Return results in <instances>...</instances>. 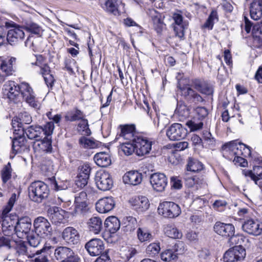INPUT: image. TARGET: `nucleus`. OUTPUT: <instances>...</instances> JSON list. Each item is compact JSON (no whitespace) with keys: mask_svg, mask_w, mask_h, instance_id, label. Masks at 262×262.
<instances>
[{"mask_svg":"<svg viewBox=\"0 0 262 262\" xmlns=\"http://www.w3.org/2000/svg\"><path fill=\"white\" fill-rule=\"evenodd\" d=\"M4 89L8 98L15 103L20 101L21 96L29 105L38 109L40 104L35 97L32 88L28 83L18 84L13 81H9L4 85Z\"/></svg>","mask_w":262,"mask_h":262,"instance_id":"1","label":"nucleus"},{"mask_svg":"<svg viewBox=\"0 0 262 262\" xmlns=\"http://www.w3.org/2000/svg\"><path fill=\"white\" fill-rule=\"evenodd\" d=\"M223 156L232 160L233 156L251 155V148L246 144L238 142L237 141H232L224 144L222 146Z\"/></svg>","mask_w":262,"mask_h":262,"instance_id":"2","label":"nucleus"},{"mask_svg":"<svg viewBox=\"0 0 262 262\" xmlns=\"http://www.w3.org/2000/svg\"><path fill=\"white\" fill-rule=\"evenodd\" d=\"M29 197L37 203H41L47 199L50 193L48 185L41 181L32 182L28 187Z\"/></svg>","mask_w":262,"mask_h":262,"instance_id":"3","label":"nucleus"},{"mask_svg":"<svg viewBox=\"0 0 262 262\" xmlns=\"http://www.w3.org/2000/svg\"><path fill=\"white\" fill-rule=\"evenodd\" d=\"M189 80L187 79H181L178 83V88L180 90L181 95L185 99L191 103H198L204 101L200 95L192 88L188 86Z\"/></svg>","mask_w":262,"mask_h":262,"instance_id":"4","label":"nucleus"},{"mask_svg":"<svg viewBox=\"0 0 262 262\" xmlns=\"http://www.w3.org/2000/svg\"><path fill=\"white\" fill-rule=\"evenodd\" d=\"M244 29L247 33H250L253 26V46L256 48H262V22L253 25L246 16L244 17Z\"/></svg>","mask_w":262,"mask_h":262,"instance_id":"5","label":"nucleus"},{"mask_svg":"<svg viewBox=\"0 0 262 262\" xmlns=\"http://www.w3.org/2000/svg\"><path fill=\"white\" fill-rule=\"evenodd\" d=\"M159 214L164 217L174 218L177 217L181 213V209L179 206L172 202L165 201L160 203L158 208Z\"/></svg>","mask_w":262,"mask_h":262,"instance_id":"6","label":"nucleus"},{"mask_svg":"<svg viewBox=\"0 0 262 262\" xmlns=\"http://www.w3.org/2000/svg\"><path fill=\"white\" fill-rule=\"evenodd\" d=\"M0 223L5 236H12L15 234L16 220L15 216H9L8 214L2 213L0 215Z\"/></svg>","mask_w":262,"mask_h":262,"instance_id":"7","label":"nucleus"},{"mask_svg":"<svg viewBox=\"0 0 262 262\" xmlns=\"http://www.w3.org/2000/svg\"><path fill=\"white\" fill-rule=\"evenodd\" d=\"M34 226L36 234L44 238L51 237L52 229L48 221L43 217L39 216L34 222Z\"/></svg>","mask_w":262,"mask_h":262,"instance_id":"8","label":"nucleus"},{"mask_svg":"<svg viewBox=\"0 0 262 262\" xmlns=\"http://www.w3.org/2000/svg\"><path fill=\"white\" fill-rule=\"evenodd\" d=\"M95 180L98 188L102 191L110 190L113 185V181L111 174L105 170L98 171L96 173Z\"/></svg>","mask_w":262,"mask_h":262,"instance_id":"9","label":"nucleus"},{"mask_svg":"<svg viewBox=\"0 0 262 262\" xmlns=\"http://www.w3.org/2000/svg\"><path fill=\"white\" fill-rule=\"evenodd\" d=\"M242 228L248 234L257 236L262 234V222L256 219H246L242 224Z\"/></svg>","mask_w":262,"mask_h":262,"instance_id":"10","label":"nucleus"},{"mask_svg":"<svg viewBox=\"0 0 262 262\" xmlns=\"http://www.w3.org/2000/svg\"><path fill=\"white\" fill-rule=\"evenodd\" d=\"M213 230L217 234L225 238H228L232 242L234 237L235 227L232 224L216 222L213 226Z\"/></svg>","mask_w":262,"mask_h":262,"instance_id":"11","label":"nucleus"},{"mask_svg":"<svg viewBox=\"0 0 262 262\" xmlns=\"http://www.w3.org/2000/svg\"><path fill=\"white\" fill-rule=\"evenodd\" d=\"M15 234L19 238H24L30 233L32 227L31 220L28 216L17 219L16 217Z\"/></svg>","mask_w":262,"mask_h":262,"instance_id":"12","label":"nucleus"},{"mask_svg":"<svg viewBox=\"0 0 262 262\" xmlns=\"http://www.w3.org/2000/svg\"><path fill=\"white\" fill-rule=\"evenodd\" d=\"M246 255L245 249L242 246H236L227 251L223 259L225 262H237L243 260Z\"/></svg>","mask_w":262,"mask_h":262,"instance_id":"13","label":"nucleus"},{"mask_svg":"<svg viewBox=\"0 0 262 262\" xmlns=\"http://www.w3.org/2000/svg\"><path fill=\"white\" fill-rule=\"evenodd\" d=\"M136 148V154L143 156L149 153L152 142L147 138L139 135L133 141Z\"/></svg>","mask_w":262,"mask_h":262,"instance_id":"14","label":"nucleus"},{"mask_svg":"<svg viewBox=\"0 0 262 262\" xmlns=\"http://www.w3.org/2000/svg\"><path fill=\"white\" fill-rule=\"evenodd\" d=\"M187 134V129L180 123L172 124L166 131L167 136L172 141L183 139Z\"/></svg>","mask_w":262,"mask_h":262,"instance_id":"15","label":"nucleus"},{"mask_svg":"<svg viewBox=\"0 0 262 262\" xmlns=\"http://www.w3.org/2000/svg\"><path fill=\"white\" fill-rule=\"evenodd\" d=\"M12 169L11 164L8 162L3 167L1 172L2 186L4 188H7L9 189H11L16 186V183L12 180Z\"/></svg>","mask_w":262,"mask_h":262,"instance_id":"16","label":"nucleus"},{"mask_svg":"<svg viewBox=\"0 0 262 262\" xmlns=\"http://www.w3.org/2000/svg\"><path fill=\"white\" fill-rule=\"evenodd\" d=\"M120 132L116 137V140L121 138L126 140L133 142L137 136L136 132V127L134 124L121 125L119 126Z\"/></svg>","mask_w":262,"mask_h":262,"instance_id":"17","label":"nucleus"},{"mask_svg":"<svg viewBox=\"0 0 262 262\" xmlns=\"http://www.w3.org/2000/svg\"><path fill=\"white\" fill-rule=\"evenodd\" d=\"M85 248L91 256H97L104 250L103 242L99 238H93L85 245Z\"/></svg>","mask_w":262,"mask_h":262,"instance_id":"18","label":"nucleus"},{"mask_svg":"<svg viewBox=\"0 0 262 262\" xmlns=\"http://www.w3.org/2000/svg\"><path fill=\"white\" fill-rule=\"evenodd\" d=\"M24 37L25 33L23 27L14 24L12 28L8 31L6 39L10 45H13L22 40Z\"/></svg>","mask_w":262,"mask_h":262,"instance_id":"19","label":"nucleus"},{"mask_svg":"<svg viewBox=\"0 0 262 262\" xmlns=\"http://www.w3.org/2000/svg\"><path fill=\"white\" fill-rule=\"evenodd\" d=\"M150 183L154 190L157 191H163L167 184L166 176L162 173H154L150 176Z\"/></svg>","mask_w":262,"mask_h":262,"instance_id":"20","label":"nucleus"},{"mask_svg":"<svg viewBox=\"0 0 262 262\" xmlns=\"http://www.w3.org/2000/svg\"><path fill=\"white\" fill-rule=\"evenodd\" d=\"M62 237L69 245H76L80 242V235L78 231L72 227H68L63 230Z\"/></svg>","mask_w":262,"mask_h":262,"instance_id":"21","label":"nucleus"},{"mask_svg":"<svg viewBox=\"0 0 262 262\" xmlns=\"http://www.w3.org/2000/svg\"><path fill=\"white\" fill-rule=\"evenodd\" d=\"M100 4L104 11L115 15L119 14V6L124 5L121 0H100Z\"/></svg>","mask_w":262,"mask_h":262,"instance_id":"22","label":"nucleus"},{"mask_svg":"<svg viewBox=\"0 0 262 262\" xmlns=\"http://www.w3.org/2000/svg\"><path fill=\"white\" fill-rule=\"evenodd\" d=\"M115 206V203L113 197H105L97 201L96 209L99 213H105L113 210Z\"/></svg>","mask_w":262,"mask_h":262,"instance_id":"23","label":"nucleus"},{"mask_svg":"<svg viewBox=\"0 0 262 262\" xmlns=\"http://www.w3.org/2000/svg\"><path fill=\"white\" fill-rule=\"evenodd\" d=\"M16 58L11 57L10 59L2 61L0 64V78L4 81V77L12 75L14 72L13 65L15 63Z\"/></svg>","mask_w":262,"mask_h":262,"instance_id":"24","label":"nucleus"},{"mask_svg":"<svg viewBox=\"0 0 262 262\" xmlns=\"http://www.w3.org/2000/svg\"><path fill=\"white\" fill-rule=\"evenodd\" d=\"M48 216L53 224L57 225L63 222L64 211L57 207H50L47 211Z\"/></svg>","mask_w":262,"mask_h":262,"instance_id":"25","label":"nucleus"},{"mask_svg":"<svg viewBox=\"0 0 262 262\" xmlns=\"http://www.w3.org/2000/svg\"><path fill=\"white\" fill-rule=\"evenodd\" d=\"M142 179V173L136 170L127 172L123 177V181L125 184L134 186L140 184Z\"/></svg>","mask_w":262,"mask_h":262,"instance_id":"26","label":"nucleus"},{"mask_svg":"<svg viewBox=\"0 0 262 262\" xmlns=\"http://www.w3.org/2000/svg\"><path fill=\"white\" fill-rule=\"evenodd\" d=\"M27 140L24 136L15 137L12 141V150L15 154L22 153L28 149Z\"/></svg>","mask_w":262,"mask_h":262,"instance_id":"27","label":"nucleus"},{"mask_svg":"<svg viewBox=\"0 0 262 262\" xmlns=\"http://www.w3.org/2000/svg\"><path fill=\"white\" fill-rule=\"evenodd\" d=\"M25 134L29 139L35 140L36 142L39 141L43 137V130L40 126H30L25 128Z\"/></svg>","mask_w":262,"mask_h":262,"instance_id":"28","label":"nucleus"},{"mask_svg":"<svg viewBox=\"0 0 262 262\" xmlns=\"http://www.w3.org/2000/svg\"><path fill=\"white\" fill-rule=\"evenodd\" d=\"M245 176L250 177L256 185H262V167L254 166L253 170H244Z\"/></svg>","mask_w":262,"mask_h":262,"instance_id":"29","label":"nucleus"},{"mask_svg":"<svg viewBox=\"0 0 262 262\" xmlns=\"http://www.w3.org/2000/svg\"><path fill=\"white\" fill-rule=\"evenodd\" d=\"M252 19L257 20L262 17V0H253L250 7Z\"/></svg>","mask_w":262,"mask_h":262,"instance_id":"30","label":"nucleus"},{"mask_svg":"<svg viewBox=\"0 0 262 262\" xmlns=\"http://www.w3.org/2000/svg\"><path fill=\"white\" fill-rule=\"evenodd\" d=\"M149 205L148 199L144 196L136 197L132 201V205L134 209L139 212H142L147 210Z\"/></svg>","mask_w":262,"mask_h":262,"instance_id":"31","label":"nucleus"},{"mask_svg":"<svg viewBox=\"0 0 262 262\" xmlns=\"http://www.w3.org/2000/svg\"><path fill=\"white\" fill-rule=\"evenodd\" d=\"M106 230L111 233L116 232L120 227V222L117 217L114 216L108 217L104 222Z\"/></svg>","mask_w":262,"mask_h":262,"instance_id":"32","label":"nucleus"},{"mask_svg":"<svg viewBox=\"0 0 262 262\" xmlns=\"http://www.w3.org/2000/svg\"><path fill=\"white\" fill-rule=\"evenodd\" d=\"M84 117H85L84 112L77 107L67 112L64 116L65 120L69 122L80 121Z\"/></svg>","mask_w":262,"mask_h":262,"instance_id":"33","label":"nucleus"},{"mask_svg":"<svg viewBox=\"0 0 262 262\" xmlns=\"http://www.w3.org/2000/svg\"><path fill=\"white\" fill-rule=\"evenodd\" d=\"M96 164L100 167H107L111 164L110 156L104 152L96 154L94 157Z\"/></svg>","mask_w":262,"mask_h":262,"instance_id":"34","label":"nucleus"},{"mask_svg":"<svg viewBox=\"0 0 262 262\" xmlns=\"http://www.w3.org/2000/svg\"><path fill=\"white\" fill-rule=\"evenodd\" d=\"M33 146L35 149H38L46 152H51L52 150L51 139L46 137L42 140L34 142Z\"/></svg>","mask_w":262,"mask_h":262,"instance_id":"35","label":"nucleus"},{"mask_svg":"<svg viewBox=\"0 0 262 262\" xmlns=\"http://www.w3.org/2000/svg\"><path fill=\"white\" fill-rule=\"evenodd\" d=\"M88 226L91 232L94 234H98L102 228V220L99 217H92L88 222Z\"/></svg>","mask_w":262,"mask_h":262,"instance_id":"36","label":"nucleus"},{"mask_svg":"<svg viewBox=\"0 0 262 262\" xmlns=\"http://www.w3.org/2000/svg\"><path fill=\"white\" fill-rule=\"evenodd\" d=\"M192 86L202 94L207 95H212L213 92L211 87L202 83L198 79H195L192 81Z\"/></svg>","mask_w":262,"mask_h":262,"instance_id":"37","label":"nucleus"},{"mask_svg":"<svg viewBox=\"0 0 262 262\" xmlns=\"http://www.w3.org/2000/svg\"><path fill=\"white\" fill-rule=\"evenodd\" d=\"M165 235L170 238L179 239L182 237V233L174 226L167 225L164 229Z\"/></svg>","mask_w":262,"mask_h":262,"instance_id":"38","label":"nucleus"},{"mask_svg":"<svg viewBox=\"0 0 262 262\" xmlns=\"http://www.w3.org/2000/svg\"><path fill=\"white\" fill-rule=\"evenodd\" d=\"M24 29L31 34L41 35L43 32L42 28L34 22H27L24 26Z\"/></svg>","mask_w":262,"mask_h":262,"instance_id":"39","label":"nucleus"},{"mask_svg":"<svg viewBox=\"0 0 262 262\" xmlns=\"http://www.w3.org/2000/svg\"><path fill=\"white\" fill-rule=\"evenodd\" d=\"M72 250L66 247H58L54 251L55 257L57 260L62 261L66 259Z\"/></svg>","mask_w":262,"mask_h":262,"instance_id":"40","label":"nucleus"},{"mask_svg":"<svg viewBox=\"0 0 262 262\" xmlns=\"http://www.w3.org/2000/svg\"><path fill=\"white\" fill-rule=\"evenodd\" d=\"M203 168V164L198 160L190 157L188 158L187 169L192 172H198Z\"/></svg>","mask_w":262,"mask_h":262,"instance_id":"41","label":"nucleus"},{"mask_svg":"<svg viewBox=\"0 0 262 262\" xmlns=\"http://www.w3.org/2000/svg\"><path fill=\"white\" fill-rule=\"evenodd\" d=\"M155 13V15L151 17L154 27L157 32H160L165 25L163 22L164 17L156 11Z\"/></svg>","mask_w":262,"mask_h":262,"instance_id":"42","label":"nucleus"},{"mask_svg":"<svg viewBox=\"0 0 262 262\" xmlns=\"http://www.w3.org/2000/svg\"><path fill=\"white\" fill-rule=\"evenodd\" d=\"M124 231L126 232H132L137 227V221L135 217L133 216H126L124 219Z\"/></svg>","mask_w":262,"mask_h":262,"instance_id":"43","label":"nucleus"},{"mask_svg":"<svg viewBox=\"0 0 262 262\" xmlns=\"http://www.w3.org/2000/svg\"><path fill=\"white\" fill-rule=\"evenodd\" d=\"M120 149L127 156L131 155L134 152H136L135 144L132 141H126L120 145Z\"/></svg>","mask_w":262,"mask_h":262,"instance_id":"44","label":"nucleus"},{"mask_svg":"<svg viewBox=\"0 0 262 262\" xmlns=\"http://www.w3.org/2000/svg\"><path fill=\"white\" fill-rule=\"evenodd\" d=\"M74 209L71 212L73 216L83 215L89 210L87 203L74 204Z\"/></svg>","mask_w":262,"mask_h":262,"instance_id":"45","label":"nucleus"},{"mask_svg":"<svg viewBox=\"0 0 262 262\" xmlns=\"http://www.w3.org/2000/svg\"><path fill=\"white\" fill-rule=\"evenodd\" d=\"M215 20H218L217 13L215 11H212L202 27L204 28H207L209 30H212Z\"/></svg>","mask_w":262,"mask_h":262,"instance_id":"46","label":"nucleus"},{"mask_svg":"<svg viewBox=\"0 0 262 262\" xmlns=\"http://www.w3.org/2000/svg\"><path fill=\"white\" fill-rule=\"evenodd\" d=\"M26 237L27 238L30 246L33 248L37 247L40 244L41 238H42L39 235L36 234V232L30 233Z\"/></svg>","mask_w":262,"mask_h":262,"instance_id":"47","label":"nucleus"},{"mask_svg":"<svg viewBox=\"0 0 262 262\" xmlns=\"http://www.w3.org/2000/svg\"><path fill=\"white\" fill-rule=\"evenodd\" d=\"M137 236L141 242L149 241L152 238L151 233L145 228H139L137 230Z\"/></svg>","mask_w":262,"mask_h":262,"instance_id":"48","label":"nucleus"},{"mask_svg":"<svg viewBox=\"0 0 262 262\" xmlns=\"http://www.w3.org/2000/svg\"><path fill=\"white\" fill-rule=\"evenodd\" d=\"M79 130L82 132V134L84 135L89 136L91 134V131L89 128L88 120L85 117L80 120L77 125Z\"/></svg>","mask_w":262,"mask_h":262,"instance_id":"49","label":"nucleus"},{"mask_svg":"<svg viewBox=\"0 0 262 262\" xmlns=\"http://www.w3.org/2000/svg\"><path fill=\"white\" fill-rule=\"evenodd\" d=\"M176 113L181 117V119H184L189 116V109L184 104H178L176 110Z\"/></svg>","mask_w":262,"mask_h":262,"instance_id":"50","label":"nucleus"},{"mask_svg":"<svg viewBox=\"0 0 262 262\" xmlns=\"http://www.w3.org/2000/svg\"><path fill=\"white\" fill-rule=\"evenodd\" d=\"M79 144L81 147L84 148L92 149L97 146V144L93 140L85 137H81L79 138Z\"/></svg>","mask_w":262,"mask_h":262,"instance_id":"51","label":"nucleus"},{"mask_svg":"<svg viewBox=\"0 0 262 262\" xmlns=\"http://www.w3.org/2000/svg\"><path fill=\"white\" fill-rule=\"evenodd\" d=\"M12 126L14 129V133L16 134H25V128L21 124L17 116L12 119Z\"/></svg>","mask_w":262,"mask_h":262,"instance_id":"52","label":"nucleus"},{"mask_svg":"<svg viewBox=\"0 0 262 262\" xmlns=\"http://www.w3.org/2000/svg\"><path fill=\"white\" fill-rule=\"evenodd\" d=\"M161 258L163 261H170L172 260L177 259L178 258V256L175 254L173 250L167 249L161 253Z\"/></svg>","mask_w":262,"mask_h":262,"instance_id":"53","label":"nucleus"},{"mask_svg":"<svg viewBox=\"0 0 262 262\" xmlns=\"http://www.w3.org/2000/svg\"><path fill=\"white\" fill-rule=\"evenodd\" d=\"M160 250L159 243H153L149 244L146 249V254L149 256H154L158 254Z\"/></svg>","mask_w":262,"mask_h":262,"instance_id":"54","label":"nucleus"},{"mask_svg":"<svg viewBox=\"0 0 262 262\" xmlns=\"http://www.w3.org/2000/svg\"><path fill=\"white\" fill-rule=\"evenodd\" d=\"M186 125L190 128L191 131H195L202 128L203 123L202 121H197L194 118L192 120H189L187 122Z\"/></svg>","mask_w":262,"mask_h":262,"instance_id":"55","label":"nucleus"},{"mask_svg":"<svg viewBox=\"0 0 262 262\" xmlns=\"http://www.w3.org/2000/svg\"><path fill=\"white\" fill-rule=\"evenodd\" d=\"M155 122H156V120H155ZM157 122L158 128L162 130L169 123V119L164 115H157Z\"/></svg>","mask_w":262,"mask_h":262,"instance_id":"56","label":"nucleus"},{"mask_svg":"<svg viewBox=\"0 0 262 262\" xmlns=\"http://www.w3.org/2000/svg\"><path fill=\"white\" fill-rule=\"evenodd\" d=\"M17 117L23 126L31 123L32 121L31 116L27 112L20 113Z\"/></svg>","mask_w":262,"mask_h":262,"instance_id":"57","label":"nucleus"},{"mask_svg":"<svg viewBox=\"0 0 262 262\" xmlns=\"http://www.w3.org/2000/svg\"><path fill=\"white\" fill-rule=\"evenodd\" d=\"M91 170V169L90 165L88 164H84L79 167V172L77 176L89 178Z\"/></svg>","mask_w":262,"mask_h":262,"instance_id":"58","label":"nucleus"},{"mask_svg":"<svg viewBox=\"0 0 262 262\" xmlns=\"http://www.w3.org/2000/svg\"><path fill=\"white\" fill-rule=\"evenodd\" d=\"M30 262H49L48 255L44 252L37 254L34 258L30 259Z\"/></svg>","mask_w":262,"mask_h":262,"instance_id":"59","label":"nucleus"},{"mask_svg":"<svg viewBox=\"0 0 262 262\" xmlns=\"http://www.w3.org/2000/svg\"><path fill=\"white\" fill-rule=\"evenodd\" d=\"M16 199V194L13 193L10 197L7 205L4 209L2 213L8 214V213L11 210Z\"/></svg>","mask_w":262,"mask_h":262,"instance_id":"60","label":"nucleus"},{"mask_svg":"<svg viewBox=\"0 0 262 262\" xmlns=\"http://www.w3.org/2000/svg\"><path fill=\"white\" fill-rule=\"evenodd\" d=\"M173 252L175 254L178 256L179 254H183L185 251V244L181 241H178L173 246Z\"/></svg>","mask_w":262,"mask_h":262,"instance_id":"61","label":"nucleus"},{"mask_svg":"<svg viewBox=\"0 0 262 262\" xmlns=\"http://www.w3.org/2000/svg\"><path fill=\"white\" fill-rule=\"evenodd\" d=\"M43 130V136L46 135L47 137L51 136L53 132L54 129V124L53 122H49L46 124L44 127H42Z\"/></svg>","mask_w":262,"mask_h":262,"instance_id":"62","label":"nucleus"},{"mask_svg":"<svg viewBox=\"0 0 262 262\" xmlns=\"http://www.w3.org/2000/svg\"><path fill=\"white\" fill-rule=\"evenodd\" d=\"M87 194L84 191H81L75 196L74 204L87 203Z\"/></svg>","mask_w":262,"mask_h":262,"instance_id":"63","label":"nucleus"},{"mask_svg":"<svg viewBox=\"0 0 262 262\" xmlns=\"http://www.w3.org/2000/svg\"><path fill=\"white\" fill-rule=\"evenodd\" d=\"M60 262H81V258L72 250L66 259Z\"/></svg>","mask_w":262,"mask_h":262,"instance_id":"64","label":"nucleus"}]
</instances>
